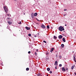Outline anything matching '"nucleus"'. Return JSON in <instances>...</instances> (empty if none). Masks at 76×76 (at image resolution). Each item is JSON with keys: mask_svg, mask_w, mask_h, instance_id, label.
<instances>
[{"mask_svg": "<svg viewBox=\"0 0 76 76\" xmlns=\"http://www.w3.org/2000/svg\"><path fill=\"white\" fill-rule=\"evenodd\" d=\"M26 28L27 29V30H29V29H30V28L28 27H26Z\"/></svg>", "mask_w": 76, "mask_h": 76, "instance_id": "8", "label": "nucleus"}, {"mask_svg": "<svg viewBox=\"0 0 76 76\" xmlns=\"http://www.w3.org/2000/svg\"><path fill=\"white\" fill-rule=\"evenodd\" d=\"M41 27L42 28H45V26L44 24H42L41 26Z\"/></svg>", "mask_w": 76, "mask_h": 76, "instance_id": "3", "label": "nucleus"}, {"mask_svg": "<svg viewBox=\"0 0 76 76\" xmlns=\"http://www.w3.org/2000/svg\"><path fill=\"white\" fill-rule=\"evenodd\" d=\"M19 24H21V22H20V23H19Z\"/></svg>", "mask_w": 76, "mask_h": 76, "instance_id": "34", "label": "nucleus"}, {"mask_svg": "<svg viewBox=\"0 0 76 76\" xmlns=\"http://www.w3.org/2000/svg\"><path fill=\"white\" fill-rule=\"evenodd\" d=\"M61 66H62V65L61 64H60L59 65V67H61Z\"/></svg>", "mask_w": 76, "mask_h": 76, "instance_id": "21", "label": "nucleus"}, {"mask_svg": "<svg viewBox=\"0 0 76 76\" xmlns=\"http://www.w3.org/2000/svg\"><path fill=\"white\" fill-rule=\"evenodd\" d=\"M38 14H37V13L36 12L34 14V16H37V15Z\"/></svg>", "mask_w": 76, "mask_h": 76, "instance_id": "10", "label": "nucleus"}, {"mask_svg": "<svg viewBox=\"0 0 76 76\" xmlns=\"http://www.w3.org/2000/svg\"><path fill=\"white\" fill-rule=\"evenodd\" d=\"M28 54H30L31 53V52L30 51H29L28 52Z\"/></svg>", "mask_w": 76, "mask_h": 76, "instance_id": "26", "label": "nucleus"}, {"mask_svg": "<svg viewBox=\"0 0 76 76\" xmlns=\"http://www.w3.org/2000/svg\"><path fill=\"white\" fill-rule=\"evenodd\" d=\"M43 42H45V43H47V42L45 40L43 41Z\"/></svg>", "mask_w": 76, "mask_h": 76, "instance_id": "23", "label": "nucleus"}, {"mask_svg": "<svg viewBox=\"0 0 76 76\" xmlns=\"http://www.w3.org/2000/svg\"><path fill=\"white\" fill-rule=\"evenodd\" d=\"M62 40L64 42H66V40H65V39L64 38H63L62 39Z\"/></svg>", "mask_w": 76, "mask_h": 76, "instance_id": "13", "label": "nucleus"}, {"mask_svg": "<svg viewBox=\"0 0 76 76\" xmlns=\"http://www.w3.org/2000/svg\"><path fill=\"white\" fill-rule=\"evenodd\" d=\"M66 10H67L66 9H65L64 10V11H66Z\"/></svg>", "mask_w": 76, "mask_h": 76, "instance_id": "27", "label": "nucleus"}, {"mask_svg": "<svg viewBox=\"0 0 76 76\" xmlns=\"http://www.w3.org/2000/svg\"><path fill=\"white\" fill-rule=\"evenodd\" d=\"M40 76H42V75H41Z\"/></svg>", "mask_w": 76, "mask_h": 76, "instance_id": "47", "label": "nucleus"}, {"mask_svg": "<svg viewBox=\"0 0 76 76\" xmlns=\"http://www.w3.org/2000/svg\"><path fill=\"white\" fill-rule=\"evenodd\" d=\"M38 76H41V74H38Z\"/></svg>", "mask_w": 76, "mask_h": 76, "instance_id": "25", "label": "nucleus"}, {"mask_svg": "<svg viewBox=\"0 0 76 76\" xmlns=\"http://www.w3.org/2000/svg\"><path fill=\"white\" fill-rule=\"evenodd\" d=\"M36 51H38V49H37Z\"/></svg>", "mask_w": 76, "mask_h": 76, "instance_id": "35", "label": "nucleus"}, {"mask_svg": "<svg viewBox=\"0 0 76 76\" xmlns=\"http://www.w3.org/2000/svg\"><path fill=\"white\" fill-rule=\"evenodd\" d=\"M53 50H54V48H52L51 50L50 51V52H51V53H52V52L53 51Z\"/></svg>", "mask_w": 76, "mask_h": 76, "instance_id": "11", "label": "nucleus"}, {"mask_svg": "<svg viewBox=\"0 0 76 76\" xmlns=\"http://www.w3.org/2000/svg\"><path fill=\"white\" fill-rule=\"evenodd\" d=\"M28 36H29V37H31V34H28Z\"/></svg>", "mask_w": 76, "mask_h": 76, "instance_id": "22", "label": "nucleus"}, {"mask_svg": "<svg viewBox=\"0 0 76 76\" xmlns=\"http://www.w3.org/2000/svg\"><path fill=\"white\" fill-rule=\"evenodd\" d=\"M57 38V37H56V36H54L53 37L54 39H56Z\"/></svg>", "mask_w": 76, "mask_h": 76, "instance_id": "14", "label": "nucleus"}, {"mask_svg": "<svg viewBox=\"0 0 76 76\" xmlns=\"http://www.w3.org/2000/svg\"><path fill=\"white\" fill-rule=\"evenodd\" d=\"M47 28H48V29H50V27L48 25L47 26Z\"/></svg>", "mask_w": 76, "mask_h": 76, "instance_id": "18", "label": "nucleus"}, {"mask_svg": "<svg viewBox=\"0 0 76 76\" xmlns=\"http://www.w3.org/2000/svg\"><path fill=\"white\" fill-rule=\"evenodd\" d=\"M4 9L5 12L6 13H7V12H8L9 10L8 9V8H7V7L4 6Z\"/></svg>", "mask_w": 76, "mask_h": 76, "instance_id": "1", "label": "nucleus"}, {"mask_svg": "<svg viewBox=\"0 0 76 76\" xmlns=\"http://www.w3.org/2000/svg\"><path fill=\"white\" fill-rule=\"evenodd\" d=\"M65 26H67V25H66V24H65Z\"/></svg>", "mask_w": 76, "mask_h": 76, "instance_id": "37", "label": "nucleus"}, {"mask_svg": "<svg viewBox=\"0 0 76 76\" xmlns=\"http://www.w3.org/2000/svg\"><path fill=\"white\" fill-rule=\"evenodd\" d=\"M51 29H53V27H51Z\"/></svg>", "mask_w": 76, "mask_h": 76, "instance_id": "36", "label": "nucleus"}, {"mask_svg": "<svg viewBox=\"0 0 76 76\" xmlns=\"http://www.w3.org/2000/svg\"><path fill=\"white\" fill-rule=\"evenodd\" d=\"M74 60H75V57H74Z\"/></svg>", "mask_w": 76, "mask_h": 76, "instance_id": "30", "label": "nucleus"}, {"mask_svg": "<svg viewBox=\"0 0 76 76\" xmlns=\"http://www.w3.org/2000/svg\"><path fill=\"white\" fill-rule=\"evenodd\" d=\"M55 69H57V66L55 67Z\"/></svg>", "mask_w": 76, "mask_h": 76, "instance_id": "33", "label": "nucleus"}, {"mask_svg": "<svg viewBox=\"0 0 76 76\" xmlns=\"http://www.w3.org/2000/svg\"><path fill=\"white\" fill-rule=\"evenodd\" d=\"M50 73L51 74L52 73H53V72H52V71H50Z\"/></svg>", "mask_w": 76, "mask_h": 76, "instance_id": "24", "label": "nucleus"}, {"mask_svg": "<svg viewBox=\"0 0 76 76\" xmlns=\"http://www.w3.org/2000/svg\"><path fill=\"white\" fill-rule=\"evenodd\" d=\"M58 29L60 31H64V27L60 26V27L58 28Z\"/></svg>", "mask_w": 76, "mask_h": 76, "instance_id": "2", "label": "nucleus"}, {"mask_svg": "<svg viewBox=\"0 0 76 76\" xmlns=\"http://www.w3.org/2000/svg\"><path fill=\"white\" fill-rule=\"evenodd\" d=\"M66 71H68L69 70V69H68V68H66Z\"/></svg>", "mask_w": 76, "mask_h": 76, "instance_id": "20", "label": "nucleus"}, {"mask_svg": "<svg viewBox=\"0 0 76 76\" xmlns=\"http://www.w3.org/2000/svg\"><path fill=\"white\" fill-rule=\"evenodd\" d=\"M72 52H73V53H74V52H73V51Z\"/></svg>", "mask_w": 76, "mask_h": 76, "instance_id": "43", "label": "nucleus"}, {"mask_svg": "<svg viewBox=\"0 0 76 76\" xmlns=\"http://www.w3.org/2000/svg\"><path fill=\"white\" fill-rule=\"evenodd\" d=\"M75 65H73V66H72V67H71V69H72V70H73V69H74V67H75Z\"/></svg>", "mask_w": 76, "mask_h": 76, "instance_id": "12", "label": "nucleus"}, {"mask_svg": "<svg viewBox=\"0 0 76 76\" xmlns=\"http://www.w3.org/2000/svg\"><path fill=\"white\" fill-rule=\"evenodd\" d=\"M7 16H8V17H10V16H11V15L10 14H7Z\"/></svg>", "mask_w": 76, "mask_h": 76, "instance_id": "17", "label": "nucleus"}, {"mask_svg": "<svg viewBox=\"0 0 76 76\" xmlns=\"http://www.w3.org/2000/svg\"><path fill=\"white\" fill-rule=\"evenodd\" d=\"M56 56H57V55H56Z\"/></svg>", "mask_w": 76, "mask_h": 76, "instance_id": "45", "label": "nucleus"}, {"mask_svg": "<svg viewBox=\"0 0 76 76\" xmlns=\"http://www.w3.org/2000/svg\"><path fill=\"white\" fill-rule=\"evenodd\" d=\"M74 74H75V75H76V72H75V73H74Z\"/></svg>", "mask_w": 76, "mask_h": 76, "instance_id": "32", "label": "nucleus"}, {"mask_svg": "<svg viewBox=\"0 0 76 76\" xmlns=\"http://www.w3.org/2000/svg\"><path fill=\"white\" fill-rule=\"evenodd\" d=\"M29 70V69L28 68H26V71H28V70Z\"/></svg>", "mask_w": 76, "mask_h": 76, "instance_id": "16", "label": "nucleus"}, {"mask_svg": "<svg viewBox=\"0 0 76 76\" xmlns=\"http://www.w3.org/2000/svg\"><path fill=\"white\" fill-rule=\"evenodd\" d=\"M74 61H75V62H76V61L75 60H74Z\"/></svg>", "mask_w": 76, "mask_h": 76, "instance_id": "38", "label": "nucleus"}, {"mask_svg": "<svg viewBox=\"0 0 76 76\" xmlns=\"http://www.w3.org/2000/svg\"><path fill=\"white\" fill-rule=\"evenodd\" d=\"M31 16L32 18H34V15H31Z\"/></svg>", "mask_w": 76, "mask_h": 76, "instance_id": "19", "label": "nucleus"}, {"mask_svg": "<svg viewBox=\"0 0 76 76\" xmlns=\"http://www.w3.org/2000/svg\"><path fill=\"white\" fill-rule=\"evenodd\" d=\"M38 20V21H39V20Z\"/></svg>", "mask_w": 76, "mask_h": 76, "instance_id": "42", "label": "nucleus"}, {"mask_svg": "<svg viewBox=\"0 0 76 76\" xmlns=\"http://www.w3.org/2000/svg\"><path fill=\"white\" fill-rule=\"evenodd\" d=\"M24 15H25V13H24Z\"/></svg>", "mask_w": 76, "mask_h": 76, "instance_id": "40", "label": "nucleus"}, {"mask_svg": "<svg viewBox=\"0 0 76 76\" xmlns=\"http://www.w3.org/2000/svg\"><path fill=\"white\" fill-rule=\"evenodd\" d=\"M48 54V53H46V54Z\"/></svg>", "mask_w": 76, "mask_h": 76, "instance_id": "44", "label": "nucleus"}, {"mask_svg": "<svg viewBox=\"0 0 76 76\" xmlns=\"http://www.w3.org/2000/svg\"><path fill=\"white\" fill-rule=\"evenodd\" d=\"M35 37H37V35H35L34 36Z\"/></svg>", "mask_w": 76, "mask_h": 76, "instance_id": "28", "label": "nucleus"}, {"mask_svg": "<svg viewBox=\"0 0 76 76\" xmlns=\"http://www.w3.org/2000/svg\"><path fill=\"white\" fill-rule=\"evenodd\" d=\"M48 76V75H47L46 76Z\"/></svg>", "mask_w": 76, "mask_h": 76, "instance_id": "39", "label": "nucleus"}, {"mask_svg": "<svg viewBox=\"0 0 76 76\" xmlns=\"http://www.w3.org/2000/svg\"><path fill=\"white\" fill-rule=\"evenodd\" d=\"M7 19H10V18H8Z\"/></svg>", "mask_w": 76, "mask_h": 76, "instance_id": "31", "label": "nucleus"}, {"mask_svg": "<svg viewBox=\"0 0 76 76\" xmlns=\"http://www.w3.org/2000/svg\"><path fill=\"white\" fill-rule=\"evenodd\" d=\"M58 37L59 38V39H61V38H63V36L61 35H60Z\"/></svg>", "mask_w": 76, "mask_h": 76, "instance_id": "4", "label": "nucleus"}, {"mask_svg": "<svg viewBox=\"0 0 76 76\" xmlns=\"http://www.w3.org/2000/svg\"><path fill=\"white\" fill-rule=\"evenodd\" d=\"M56 56H57V55H56Z\"/></svg>", "mask_w": 76, "mask_h": 76, "instance_id": "46", "label": "nucleus"}, {"mask_svg": "<svg viewBox=\"0 0 76 76\" xmlns=\"http://www.w3.org/2000/svg\"><path fill=\"white\" fill-rule=\"evenodd\" d=\"M61 47L62 48H64V44H62L61 45Z\"/></svg>", "mask_w": 76, "mask_h": 76, "instance_id": "9", "label": "nucleus"}, {"mask_svg": "<svg viewBox=\"0 0 76 76\" xmlns=\"http://www.w3.org/2000/svg\"><path fill=\"white\" fill-rule=\"evenodd\" d=\"M62 69L63 72H65V71H66V69L64 68V67H63L62 68Z\"/></svg>", "mask_w": 76, "mask_h": 76, "instance_id": "5", "label": "nucleus"}, {"mask_svg": "<svg viewBox=\"0 0 76 76\" xmlns=\"http://www.w3.org/2000/svg\"><path fill=\"white\" fill-rule=\"evenodd\" d=\"M64 15V16H65V15Z\"/></svg>", "mask_w": 76, "mask_h": 76, "instance_id": "41", "label": "nucleus"}, {"mask_svg": "<svg viewBox=\"0 0 76 76\" xmlns=\"http://www.w3.org/2000/svg\"><path fill=\"white\" fill-rule=\"evenodd\" d=\"M48 71H50V68H48L47 69Z\"/></svg>", "mask_w": 76, "mask_h": 76, "instance_id": "15", "label": "nucleus"}, {"mask_svg": "<svg viewBox=\"0 0 76 76\" xmlns=\"http://www.w3.org/2000/svg\"><path fill=\"white\" fill-rule=\"evenodd\" d=\"M55 66H57L58 65V62L57 61H56L55 63Z\"/></svg>", "mask_w": 76, "mask_h": 76, "instance_id": "7", "label": "nucleus"}, {"mask_svg": "<svg viewBox=\"0 0 76 76\" xmlns=\"http://www.w3.org/2000/svg\"><path fill=\"white\" fill-rule=\"evenodd\" d=\"M7 23L9 24V25H12V22L10 21H7Z\"/></svg>", "mask_w": 76, "mask_h": 76, "instance_id": "6", "label": "nucleus"}, {"mask_svg": "<svg viewBox=\"0 0 76 76\" xmlns=\"http://www.w3.org/2000/svg\"><path fill=\"white\" fill-rule=\"evenodd\" d=\"M35 55H37V52H35Z\"/></svg>", "mask_w": 76, "mask_h": 76, "instance_id": "29", "label": "nucleus"}]
</instances>
